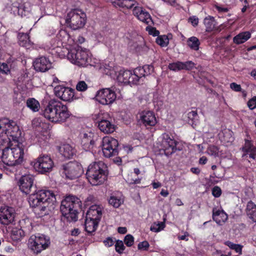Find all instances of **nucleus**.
<instances>
[{
    "label": "nucleus",
    "instance_id": "43",
    "mask_svg": "<svg viewBox=\"0 0 256 256\" xmlns=\"http://www.w3.org/2000/svg\"><path fill=\"white\" fill-rule=\"evenodd\" d=\"M156 42L161 46L164 47L168 46L169 40L167 36L162 35L158 36L156 39Z\"/></svg>",
    "mask_w": 256,
    "mask_h": 256
},
{
    "label": "nucleus",
    "instance_id": "20",
    "mask_svg": "<svg viewBox=\"0 0 256 256\" xmlns=\"http://www.w3.org/2000/svg\"><path fill=\"white\" fill-rule=\"evenodd\" d=\"M34 177L30 174L22 176L19 180L18 186L20 190L26 194H29L34 186Z\"/></svg>",
    "mask_w": 256,
    "mask_h": 256
},
{
    "label": "nucleus",
    "instance_id": "60",
    "mask_svg": "<svg viewBox=\"0 0 256 256\" xmlns=\"http://www.w3.org/2000/svg\"><path fill=\"white\" fill-rule=\"evenodd\" d=\"M166 3L172 6H175L176 5V0H162Z\"/></svg>",
    "mask_w": 256,
    "mask_h": 256
},
{
    "label": "nucleus",
    "instance_id": "49",
    "mask_svg": "<svg viewBox=\"0 0 256 256\" xmlns=\"http://www.w3.org/2000/svg\"><path fill=\"white\" fill-rule=\"evenodd\" d=\"M88 85L85 82L80 81L76 86V89L80 92H84L88 89Z\"/></svg>",
    "mask_w": 256,
    "mask_h": 256
},
{
    "label": "nucleus",
    "instance_id": "63",
    "mask_svg": "<svg viewBox=\"0 0 256 256\" xmlns=\"http://www.w3.org/2000/svg\"><path fill=\"white\" fill-rule=\"evenodd\" d=\"M190 171L195 174H198L200 172V170L198 168H190Z\"/></svg>",
    "mask_w": 256,
    "mask_h": 256
},
{
    "label": "nucleus",
    "instance_id": "16",
    "mask_svg": "<svg viewBox=\"0 0 256 256\" xmlns=\"http://www.w3.org/2000/svg\"><path fill=\"white\" fill-rule=\"evenodd\" d=\"M138 122L147 128L154 126L157 123L155 114L150 110H142L138 114Z\"/></svg>",
    "mask_w": 256,
    "mask_h": 256
},
{
    "label": "nucleus",
    "instance_id": "23",
    "mask_svg": "<svg viewBox=\"0 0 256 256\" xmlns=\"http://www.w3.org/2000/svg\"><path fill=\"white\" fill-rule=\"evenodd\" d=\"M33 66L36 70L45 72L52 68V62L48 58L40 56L34 60Z\"/></svg>",
    "mask_w": 256,
    "mask_h": 256
},
{
    "label": "nucleus",
    "instance_id": "11",
    "mask_svg": "<svg viewBox=\"0 0 256 256\" xmlns=\"http://www.w3.org/2000/svg\"><path fill=\"white\" fill-rule=\"evenodd\" d=\"M54 162L51 158L48 156H40L37 158L34 162V169L42 174H44L52 170Z\"/></svg>",
    "mask_w": 256,
    "mask_h": 256
},
{
    "label": "nucleus",
    "instance_id": "29",
    "mask_svg": "<svg viewBox=\"0 0 256 256\" xmlns=\"http://www.w3.org/2000/svg\"><path fill=\"white\" fill-rule=\"evenodd\" d=\"M111 1L114 6L127 9L133 8L136 4L134 0H111Z\"/></svg>",
    "mask_w": 256,
    "mask_h": 256
},
{
    "label": "nucleus",
    "instance_id": "2",
    "mask_svg": "<svg viewBox=\"0 0 256 256\" xmlns=\"http://www.w3.org/2000/svg\"><path fill=\"white\" fill-rule=\"evenodd\" d=\"M43 114L45 118L53 122H64L70 116L67 106L56 99L48 102Z\"/></svg>",
    "mask_w": 256,
    "mask_h": 256
},
{
    "label": "nucleus",
    "instance_id": "12",
    "mask_svg": "<svg viewBox=\"0 0 256 256\" xmlns=\"http://www.w3.org/2000/svg\"><path fill=\"white\" fill-rule=\"evenodd\" d=\"M66 177L70 180L79 178L84 172L82 165L76 162H70L64 166Z\"/></svg>",
    "mask_w": 256,
    "mask_h": 256
},
{
    "label": "nucleus",
    "instance_id": "4",
    "mask_svg": "<svg viewBox=\"0 0 256 256\" xmlns=\"http://www.w3.org/2000/svg\"><path fill=\"white\" fill-rule=\"evenodd\" d=\"M108 168L102 161H98L90 164L86 172V178L93 186L100 185L106 180Z\"/></svg>",
    "mask_w": 256,
    "mask_h": 256
},
{
    "label": "nucleus",
    "instance_id": "15",
    "mask_svg": "<svg viewBox=\"0 0 256 256\" xmlns=\"http://www.w3.org/2000/svg\"><path fill=\"white\" fill-rule=\"evenodd\" d=\"M80 142L82 147L86 151L92 150L95 144L94 134L91 130L83 131L80 134Z\"/></svg>",
    "mask_w": 256,
    "mask_h": 256
},
{
    "label": "nucleus",
    "instance_id": "32",
    "mask_svg": "<svg viewBox=\"0 0 256 256\" xmlns=\"http://www.w3.org/2000/svg\"><path fill=\"white\" fill-rule=\"evenodd\" d=\"M246 212L248 218L256 222V205L251 200L247 204Z\"/></svg>",
    "mask_w": 256,
    "mask_h": 256
},
{
    "label": "nucleus",
    "instance_id": "48",
    "mask_svg": "<svg viewBox=\"0 0 256 256\" xmlns=\"http://www.w3.org/2000/svg\"><path fill=\"white\" fill-rule=\"evenodd\" d=\"M125 249V246L123 242L120 240H116L115 244L116 251L120 254L123 252Z\"/></svg>",
    "mask_w": 256,
    "mask_h": 256
},
{
    "label": "nucleus",
    "instance_id": "37",
    "mask_svg": "<svg viewBox=\"0 0 256 256\" xmlns=\"http://www.w3.org/2000/svg\"><path fill=\"white\" fill-rule=\"evenodd\" d=\"M19 44L24 47L29 48L32 44V42L30 40L29 36L26 34H19L18 35Z\"/></svg>",
    "mask_w": 256,
    "mask_h": 256
},
{
    "label": "nucleus",
    "instance_id": "34",
    "mask_svg": "<svg viewBox=\"0 0 256 256\" xmlns=\"http://www.w3.org/2000/svg\"><path fill=\"white\" fill-rule=\"evenodd\" d=\"M186 44L192 50L198 51L199 50L200 42L198 38L192 36L187 40Z\"/></svg>",
    "mask_w": 256,
    "mask_h": 256
},
{
    "label": "nucleus",
    "instance_id": "39",
    "mask_svg": "<svg viewBox=\"0 0 256 256\" xmlns=\"http://www.w3.org/2000/svg\"><path fill=\"white\" fill-rule=\"evenodd\" d=\"M26 106L34 112H38L40 108V103L34 98H30L27 100Z\"/></svg>",
    "mask_w": 256,
    "mask_h": 256
},
{
    "label": "nucleus",
    "instance_id": "5",
    "mask_svg": "<svg viewBox=\"0 0 256 256\" xmlns=\"http://www.w3.org/2000/svg\"><path fill=\"white\" fill-rule=\"evenodd\" d=\"M82 206L80 200L76 196H68L62 201L60 207L62 216L68 221H76L78 210Z\"/></svg>",
    "mask_w": 256,
    "mask_h": 256
},
{
    "label": "nucleus",
    "instance_id": "21",
    "mask_svg": "<svg viewBox=\"0 0 256 256\" xmlns=\"http://www.w3.org/2000/svg\"><path fill=\"white\" fill-rule=\"evenodd\" d=\"M138 4L133 6V14L140 20L146 23L147 24H153V22L149 13L142 7L138 6Z\"/></svg>",
    "mask_w": 256,
    "mask_h": 256
},
{
    "label": "nucleus",
    "instance_id": "38",
    "mask_svg": "<svg viewBox=\"0 0 256 256\" xmlns=\"http://www.w3.org/2000/svg\"><path fill=\"white\" fill-rule=\"evenodd\" d=\"M12 59L10 58L6 60V62H0V72L2 74H10L12 68Z\"/></svg>",
    "mask_w": 256,
    "mask_h": 256
},
{
    "label": "nucleus",
    "instance_id": "50",
    "mask_svg": "<svg viewBox=\"0 0 256 256\" xmlns=\"http://www.w3.org/2000/svg\"><path fill=\"white\" fill-rule=\"evenodd\" d=\"M124 242L128 247L132 246L134 242V237L131 234H127L124 238Z\"/></svg>",
    "mask_w": 256,
    "mask_h": 256
},
{
    "label": "nucleus",
    "instance_id": "6",
    "mask_svg": "<svg viewBox=\"0 0 256 256\" xmlns=\"http://www.w3.org/2000/svg\"><path fill=\"white\" fill-rule=\"evenodd\" d=\"M20 135L21 132L14 122L6 118L0 119V138L6 136L8 140V142L19 143Z\"/></svg>",
    "mask_w": 256,
    "mask_h": 256
},
{
    "label": "nucleus",
    "instance_id": "30",
    "mask_svg": "<svg viewBox=\"0 0 256 256\" xmlns=\"http://www.w3.org/2000/svg\"><path fill=\"white\" fill-rule=\"evenodd\" d=\"M243 150L246 152L245 155H248L250 158L255 159L256 158V148L252 144L249 140H246Z\"/></svg>",
    "mask_w": 256,
    "mask_h": 256
},
{
    "label": "nucleus",
    "instance_id": "22",
    "mask_svg": "<svg viewBox=\"0 0 256 256\" xmlns=\"http://www.w3.org/2000/svg\"><path fill=\"white\" fill-rule=\"evenodd\" d=\"M154 72V67L152 65H144L142 67H138L132 72V74L136 84L142 78Z\"/></svg>",
    "mask_w": 256,
    "mask_h": 256
},
{
    "label": "nucleus",
    "instance_id": "59",
    "mask_svg": "<svg viewBox=\"0 0 256 256\" xmlns=\"http://www.w3.org/2000/svg\"><path fill=\"white\" fill-rule=\"evenodd\" d=\"M118 232L120 234H124L127 232V230L125 227H119L118 228Z\"/></svg>",
    "mask_w": 256,
    "mask_h": 256
},
{
    "label": "nucleus",
    "instance_id": "53",
    "mask_svg": "<svg viewBox=\"0 0 256 256\" xmlns=\"http://www.w3.org/2000/svg\"><path fill=\"white\" fill-rule=\"evenodd\" d=\"M149 246V243L147 241L144 240L138 244V248L141 250H148Z\"/></svg>",
    "mask_w": 256,
    "mask_h": 256
},
{
    "label": "nucleus",
    "instance_id": "10",
    "mask_svg": "<svg viewBox=\"0 0 256 256\" xmlns=\"http://www.w3.org/2000/svg\"><path fill=\"white\" fill-rule=\"evenodd\" d=\"M102 151L106 158H110L118 154V141L110 136H105L102 140Z\"/></svg>",
    "mask_w": 256,
    "mask_h": 256
},
{
    "label": "nucleus",
    "instance_id": "1",
    "mask_svg": "<svg viewBox=\"0 0 256 256\" xmlns=\"http://www.w3.org/2000/svg\"><path fill=\"white\" fill-rule=\"evenodd\" d=\"M56 201L54 194L50 190H39L32 194L28 202L30 207L38 217H42L49 214L54 208V202Z\"/></svg>",
    "mask_w": 256,
    "mask_h": 256
},
{
    "label": "nucleus",
    "instance_id": "35",
    "mask_svg": "<svg viewBox=\"0 0 256 256\" xmlns=\"http://www.w3.org/2000/svg\"><path fill=\"white\" fill-rule=\"evenodd\" d=\"M100 70L102 73L110 76L112 78H114V76L116 75L115 69L112 66H110V64H101L100 67Z\"/></svg>",
    "mask_w": 256,
    "mask_h": 256
},
{
    "label": "nucleus",
    "instance_id": "14",
    "mask_svg": "<svg viewBox=\"0 0 256 256\" xmlns=\"http://www.w3.org/2000/svg\"><path fill=\"white\" fill-rule=\"evenodd\" d=\"M116 98V94L114 90L110 88L99 90L96 95V100L100 104L106 105L112 104Z\"/></svg>",
    "mask_w": 256,
    "mask_h": 256
},
{
    "label": "nucleus",
    "instance_id": "45",
    "mask_svg": "<svg viewBox=\"0 0 256 256\" xmlns=\"http://www.w3.org/2000/svg\"><path fill=\"white\" fill-rule=\"evenodd\" d=\"M23 232L20 229H14L11 232V238L14 240H20L23 236Z\"/></svg>",
    "mask_w": 256,
    "mask_h": 256
},
{
    "label": "nucleus",
    "instance_id": "44",
    "mask_svg": "<svg viewBox=\"0 0 256 256\" xmlns=\"http://www.w3.org/2000/svg\"><path fill=\"white\" fill-rule=\"evenodd\" d=\"M219 152V148L214 145H210L207 148L206 153L210 155L216 157L218 156Z\"/></svg>",
    "mask_w": 256,
    "mask_h": 256
},
{
    "label": "nucleus",
    "instance_id": "54",
    "mask_svg": "<svg viewBox=\"0 0 256 256\" xmlns=\"http://www.w3.org/2000/svg\"><path fill=\"white\" fill-rule=\"evenodd\" d=\"M247 105L250 110L256 108V96H253L247 102Z\"/></svg>",
    "mask_w": 256,
    "mask_h": 256
},
{
    "label": "nucleus",
    "instance_id": "26",
    "mask_svg": "<svg viewBox=\"0 0 256 256\" xmlns=\"http://www.w3.org/2000/svg\"><path fill=\"white\" fill-rule=\"evenodd\" d=\"M60 154L66 158H70L76 154L75 148L68 144H62L58 147Z\"/></svg>",
    "mask_w": 256,
    "mask_h": 256
},
{
    "label": "nucleus",
    "instance_id": "31",
    "mask_svg": "<svg viewBox=\"0 0 256 256\" xmlns=\"http://www.w3.org/2000/svg\"><path fill=\"white\" fill-rule=\"evenodd\" d=\"M250 36L251 33L250 32H243L234 37L233 42L236 44H242L247 41Z\"/></svg>",
    "mask_w": 256,
    "mask_h": 256
},
{
    "label": "nucleus",
    "instance_id": "55",
    "mask_svg": "<svg viewBox=\"0 0 256 256\" xmlns=\"http://www.w3.org/2000/svg\"><path fill=\"white\" fill-rule=\"evenodd\" d=\"M212 194L215 198H218L222 194V190L218 186H215L212 189Z\"/></svg>",
    "mask_w": 256,
    "mask_h": 256
},
{
    "label": "nucleus",
    "instance_id": "7",
    "mask_svg": "<svg viewBox=\"0 0 256 256\" xmlns=\"http://www.w3.org/2000/svg\"><path fill=\"white\" fill-rule=\"evenodd\" d=\"M68 59L72 64L79 66H86L88 65L94 66L92 62L91 58L88 56V52L86 49L80 47L67 50Z\"/></svg>",
    "mask_w": 256,
    "mask_h": 256
},
{
    "label": "nucleus",
    "instance_id": "13",
    "mask_svg": "<svg viewBox=\"0 0 256 256\" xmlns=\"http://www.w3.org/2000/svg\"><path fill=\"white\" fill-rule=\"evenodd\" d=\"M98 127L104 134H110L115 130L114 125L111 122L112 118L107 112L99 113Z\"/></svg>",
    "mask_w": 256,
    "mask_h": 256
},
{
    "label": "nucleus",
    "instance_id": "40",
    "mask_svg": "<svg viewBox=\"0 0 256 256\" xmlns=\"http://www.w3.org/2000/svg\"><path fill=\"white\" fill-rule=\"evenodd\" d=\"M123 200L116 196H111L108 200L109 204L114 208H118L123 202Z\"/></svg>",
    "mask_w": 256,
    "mask_h": 256
},
{
    "label": "nucleus",
    "instance_id": "17",
    "mask_svg": "<svg viewBox=\"0 0 256 256\" xmlns=\"http://www.w3.org/2000/svg\"><path fill=\"white\" fill-rule=\"evenodd\" d=\"M15 216L16 212L13 208L8 206H2L0 208V223L6 226L12 224Z\"/></svg>",
    "mask_w": 256,
    "mask_h": 256
},
{
    "label": "nucleus",
    "instance_id": "8",
    "mask_svg": "<svg viewBox=\"0 0 256 256\" xmlns=\"http://www.w3.org/2000/svg\"><path fill=\"white\" fill-rule=\"evenodd\" d=\"M86 21V14L81 10H72L66 14V23L68 26L74 30L82 28Z\"/></svg>",
    "mask_w": 256,
    "mask_h": 256
},
{
    "label": "nucleus",
    "instance_id": "57",
    "mask_svg": "<svg viewBox=\"0 0 256 256\" xmlns=\"http://www.w3.org/2000/svg\"><path fill=\"white\" fill-rule=\"evenodd\" d=\"M188 21L193 26H196L198 24V18L196 16H192L189 18Z\"/></svg>",
    "mask_w": 256,
    "mask_h": 256
},
{
    "label": "nucleus",
    "instance_id": "47",
    "mask_svg": "<svg viewBox=\"0 0 256 256\" xmlns=\"http://www.w3.org/2000/svg\"><path fill=\"white\" fill-rule=\"evenodd\" d=\"M168 68L170 70L174 72L182 70V62H176L170 63L168 64Z\"/></svg>",
    "mask_w": 256,
    "mask_h": 256
},
{
    "label": "nucleus",
    "instance_id": "27",
    "mask_svg": "<svg viewBox=\"0 0 256 256\" xmlns=\"http://www.w3.org/2000/svg\"><path fill=\"white\" fill-rule=\"evenodd\" d=\"M227 214L222 210L214 208L212 210V218L218 225H222L228 220Z\"/></svg>",
    "mask_w": 256,
    "mask_h": 256
},
{
    "label": "nucleus",
    "instance_id": "3",
    "mask_svg": "<svg viewBox=\"0 0 256 256\" xmlns=\"http://www.w3.org/2000/svg\"><path fill=\"white\" fill-rule=\"evenodd\" d=\"M24 149L22 144L8 142L2 150L1 158L4 164L8 166H16L23 160Z\"/></svg>",
    "mask_w": 256,
    "mask_h": 256
},
{
    "label": "nucleus",
    "instance_id": "62",
    "mask_svg": "<svg viewBox=\"0 0 256 256\" xmlns=\"http://www.w3.org/2000/svg\"><path fill=\"white\" fill-rule=\"evenodd\" d=\"M188 234L187 232H185L184 235L179 236L178 238L180 240H184L188 241Z\"/></svg>",
    "mask_w": 256,
    "mask_h": 256
},
{
    "label": "nucleus",
    "instance_id": "28",
    "mask_svg": "<svg viewBox=\"0 0 256 256\" xmlns=\"http://www.w3.org/2000/svg\"><path fill=\"white\" fill-rule=\"evenodd\" d=\"M102 214L101 208L98 205H92L88 210L86 218L99 221L101 218Z\"/></svg>",
    "mask_w": 256,
    "mask_h": 256
},
{
    "label": "nucleus",
    "instance_id": "52",
    "mask_svg": "<svg viewBox=\"0 0 256 256\" xmlns=\"http://www.w3.org/2000/svg\"><path fill=\"white\" fill-rule=\"evenodd\" d=\"M194 66V64L192 61H188L184 62H182V70H190Z\"/></svg>",
    "mask_w": 256,
    "mask_h": 256
},
{
    "label": "nucleus",
    "instance_id": "9",
    "mask_svg": "<svg viewBox=\"0 0 256 256\" xmlns=\"http://www.w3.org/2000/svg\"><path fill=\"white\" fill-rule=\"evenodd\" d=\"M50 238L44 234L32 235L28 241V247L34 253L38 254L50 245Z\"/></svg>",
    "mask_w": 256,
    "mask_h": 256
},
{
    "label": "nucleus",
    "instance_id": "36",
    "mask_svg": "<svg viewBox=\"0 0 256 256\" xmlns=\"http://www.w3.org/2000/svg\"><path fill=\"white\" fill-rule=\"evenodd\" d=\"M204 24L206 27V30L207 32L212 31L216 26V22L214 17L208 16L204 20Z\"/></svg>",
    "mask_w": 256,
    "mask_h": 256
},
{
    "label": "nucleus",
    "instance_id": "64",
    "mask_svg": "<svg viewBox=\"0 0 256 256\" xmlns=\"http://www.w3.org/2000/svg\"><path fill=\"white\" fill-rule=\"evenodd\" d=\"M216 8L220 12H227L228 11V9L226 8H222L219 6H216Z\"/></svg>",
    "mask_w": 256,
    "mask_h": 256
},
{
    "label": "nucleus",
    "instance_id": "58",
    "mask_svg": "<svg viewBox=\"0 0 256 256\" xmlns=\"http://www.w3.org/2000/svg\"><path fill=\"white\" fill-rule=\"evenodd\" d=\"M114 240L112 238L108 237L104 241V243L106 246L110 247L114 244Z\"/></svg>",
    "mask_w": 256,
    "mask_h": 256
},
{
    "label": "nucleus",
    "instance_id": "56",
    "mask_svg": "<svg viewBox=\"0 0 256 256\" xmlns=\"http://www.w3.org/2000/svg\"><path fill=\"white\" fill-rule=\"evenodd\" d=\"M230 88L236 92H240L242 90L241 86L235 82H232L230 84Z\"/></svg>",
    "mask_w": 256,
    "mask_h": 256
},
{
    "label": "nucleus",
    "instance_id": "46",
    "mask_svg": "<svg viewBox=\"0 0 256 256\" xmlns=\"http://www.w3.org/2000/svg\"><path fill=\"white\" fill-rule=\"evenodd\" d=\"M187 116L188 118V122L192 126L194 124V122H196V120L198 118V114L196 111L192 110L188 112L187 114Z\"/></svg>",
    "mask_w": 256,
    "mask_h": 256
},
{
    "label": "nucleus",
    "instance_id": "24",
    "mask_svg": "<svg viewBox=\"0 0 256 256\" xmlns=\"http://www.w3.org/2000/svg\"><path fill=\"white\" fill-rule=\"evenodd\" d=\"M116 79L120 83L135 84L132 72L131 70H120L116 75Z\"/></svg>",
    "mask_w": 256,
    "mask_h": 256
},
{
    "label": "nucleus",
    "instance_id": "33",
    "mask_svg": "<svg viewBox=\"0 0 256 256\" xmlns=\"http://www.w3.org/2000/svg\"><path fill=\"white\" fill-rule=\"evenodd\" d=\"M98 221L86 218L85 220V230L88 233L91 234L94 232L97 228Z\"/></svg>",
    "mask_w": 256,
    "mask_h": 256
},
{
    "label": "nucleus",
    "instance_id": "51",
    "mask_svg": "<svg viewBox=\"0 0 256 256\" xmlns=\"http://www.w3.org/2000/svg\"><path fill=\"white\" fill-rule=\"evenodd\" d=\"M146 30L148 32V34L154 36H158L160 34L159 31L156 30L155 28L150 26H146Z\"/></svg>",
    "mask_w": 256,
    "mask_h": 256
},
{
    "label": "nucleus",
    "instance_id": "25",
    "mask_svg": "<svg viewBox=\"0 0 256 256\" xmlns=\"http://www.w3.org/2000/svg\"><path fill=\"white\" fill-rule=\"evenodd\" d=\"M56 37L61 42L62 45L64 44V46H73L75 44V40L66 30H60Z\"/></svg>",
    "mask_w": 256,
    "mask_h": 256
},
{
    "label": "nucleus",
    "instance_id": "42",
    "mask_svg": "<svg viewBox=\"0 0 256 256\" xmlns=\"http://www.w3.org/2000/svg\"><path fill=\"white\" fill-rule=\"evenodd\" d=\"M165 227V224L164 222H154L150 226V230L151 231L158 232L162 230Z\"/></svg>",
    "mask_w": 256,
    "mask_h": 256
},
{
    "label": "nucleus",
    "instance_id": "19",
    "mask_svg": "<svg viewBox=\"0 0 256 256\" xmlns=\"http://www.w3.org/2000/svg\"><path fill=\"white\" fill-rule=\"evenodd\" d=\"M55 95L64 101H70L74 97V91L72 88L62 86L54 87Z\"/></svg>",
    "mask_w": 256,
    "mask_h": 256
},
{
    "label": "nucleus",
    "instance_id": "41",
    "mask_svg": "<svg viewBox=\"0 0 256 256\" xmlns=\"http://www.w3.org/2000/svg\"><path fill=\"white\" fill-rule=\"evenodd\" d=\"M224 244L230 249L234 250L236 252L241 254H242V246L239 244H235L230 241H226Z\"/></svg>",
    "mask_w": 256,
    "mask_h": 256
},
{
    "label": "nucleus",
    "instance_id": "61",
    "mask_svg": "<svg viewBox=\"0 0 256 256\" xmlns=\"http://www.w3.org/2000/svg\"><path fill=\"white\" fill-rule=\"evenodd\" d=\"M207 158L206 156H203L200 158L199 163L200 164H204L207 162Z\"/></svg>",
    "mask_w": 256,
    "mask_h": 256
},
{
    "label": "nucleus",
    "instance_id": "18",
    "mask_svg": "<svg viewBox=\"0 0 256 256\" xmlns=\"http://www.w3.org/2000/svg\"><path fill=\"white\" fill-rule=\"evenodd\" d=\"M176 140L171 138L168 134H162L161 149L164 151L166 156L171 155L176 151Z\"/></svg>",
    "mask_w": 256,
    "mask_h": 256
}]
</instances>
